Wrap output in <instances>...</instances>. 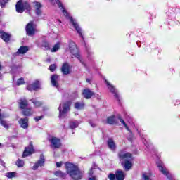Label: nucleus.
Here are the masks:
<instances>
[{"label":"nucleus","mask_w":180,"mask_h":180,"mask_svg":"<svg viewBox=\"0 0 180 180\" xmlns=\"http://www.w3.org/2000/svg\"><path fill=\"white\" fill-rule=\"evenodd\" d=\"M29 51V46H21L16 53H14L13 56H19V54H26Z\"/></svg>","instance_id":"19"},{"label":"nucleus","mask_w":180,"mask_h":180,"mask_svg":"<svg viewBox=\"0 0 180 180\" xmlns=\"http://www.w3.org/2000/svg\"><path fill=\"white\" fill-rule=\"evenodd\" d=\"M34 8L35 9V13L37 16H40L41 15V4L40 2L35 1L33 3Z\"/></svg>","instance_id":"18"},{"label":"nucleus","mask_w":180,"mask_h":180,"mask_svg":"<svg viewBox=\"0 0 180 180\" xmlns=\"http://www.w3.org/2000/svg\"><path fill=\"white\" fill-rule=\"evenodd\" d=\"M70 106H71V101H66L60 104L59 107L58 108V110H59L60 119L65 117V115L70 112Z\"/></svg>","instance_id":"5"},{"label":"nucleus","mask_w":180,"mask_h":180,"mask_svg":"<svg viewBox=\"0 0 180 180\" xmlns=\"http://www.w3.org/2000/svg\"><path fill=\"white\" fill-rule=\"evenodd\" d=\"M119 120H120V122L123 124V126L125 127V129L127 130V131H129V133H131V131L130 130V129L129 128V127L127 126L124 120H123V119L120 117H119Z\"/></svg>","instance_id":"33"},{"label":"nucleus","mask_w":180,"mask_h":180,"mask_svg":"<svg viewBox=\"0 0 180 180\" xmlns=\"http://www.w3.org/2000/svg\"><path fill=\"white\" fill-rule=\"evenodd\" d=\"M15 165L18 168H22V167H25V161L23 160L18 159L16 161Z\"/></svg>","instance_id":"31"},{"label":"nucleus","mask_w":180,"mask_h":180,"mask_svg":"<svg viewBox=\"0 0 180 180\" xmlns=\"http://www.w3.org/2000/svg\"><path fill=\"white\" fill-rule=\"evenodd\" d=\"M6 176L9 179L15 178L16 176V172H8L6 174Z\"/></svg>","instance_id":"34"},{"label":"nucleus","mask_w":180,"mask_h":180,"mask_svg":"<svg viewBox=\"0 0 180 180\" xmlns=\"http://www.w3.org/2000/svg\"><path fill=\"white\" fill-rule=\"evenodd\" d=\"M44 165V156L43 155H40V160L36 162L34 166L32 167V169L36 171L39 167H43Z\"/></svg>","instance_id":"17"},{"label":"nucleus","mask_w":180,"mask_h":180,"mask_svg":"<svg viewBox=\"0 0 180 180\" xmlns=\"http://www.w3.org/2000/svg\"><path fill=\"white\" fill-rule=\"evenodd\" d=\"M31 101L34 104L35 108H40V106H41V105H43V103H41V101H37V99H34V98H32L31 100Z\"/></svg>","instance_id":"30"},{"label":"nucleus","mask_w":180,"mask_h":180,"mask_svg":"<svg viewBox=\"0 0 180 180\" xmlns=\"http://www.w3.org/2000/svg\"><path fill=\"white\" fill-rule=\"evenodd\" d=\"M94 95H95V93L94 91H91L89 89H84L82 91V96L85 99H91Z\"/></svg>","instance_id":"12"},{"label":"nucleus","mask_w":180,"mask_h":180,"mask_svg":"<svg viewBox=\"0 0 180 180\" xmlns=\"http://www.w3.org/2000/svg\"><path fill=\"white\" fill-rule=\"evenodd\" d=\"M1 75H2L0 73V77H1Z\"/></svg>","instance_id":"49"},{"label":"nucleus","mask_w":180,"mask_h":180,"mask_svg":"<svg viewBox=\"0 0 180 180\" xmlns=\"http://www.w3.org/2000/svg\"><path fill=\"white\" fill-rule=\"evenodd\" d=\"M119 158L120 161H123L124 163V168L125 171H129L130 168L133 167V156H131V153H126L124 150H121L119 154Z\"/></svg>","instance_id":"3"},{"label":"nucleus","mask_w":180,"mask_h":180,"mask_svg":"<svg viewBox=\"0 0 180 180\" xmlns=\"http://www.w3.org/2000/svg\"><path fill=\"white\" fill-rule=\"evenodd\" d=\"M0 37L6 43H8V41H9V40H11V34H9L8 33H6L4 31L0 32Z\"/></svg>","instance_id":"23"},{"label":"nucleus","mask_w":180,"mask_h":180,"mask_svg":"<svg viewBox=\"0 0 180 180\" xmlns=\"http://www.w3.org/2000/svg\"><path fill=\"white\" fill-rule=\"evenodd\" d=\"M41 119H43V116H38L34 118V120L39 122V120H41Z\"/></svg>","instance_id":"42"},{"label":"nucleus","mask_w":180,"mask_h":180,"mask_svg":"<svg viewBox=\"0 0 180 180\" xmlns=\"http://www.w3.org/2000/svg\"><path fill=\"white\" fill-rule=\"evenodd\" d=\"M67 174L73 180H79L82 178V172L79 171L78 166H75L74 164L70 162H66L65 164Z\"/></svg>","instance_id":"2"},{"label":"nucleus","mask_w":180,"mask_h":180,"mask_svg":"<svg viewBox=\"0 0 180 180\" xmlns=\"http://www.w3.org/2000/svg\"><path fill=\"white\" fill-rule=\"evenodd\" d=\"M89 180H96V176L90 177Z\"/></svg>","instance_id":"44"},{"label":"nucleus","mask_w":180,"mask_h":180,"mask_svg":"<svg viewBox=\"0 0 180 180\" xmlns=\"http://www.w3.org/2000/svg\"><path fill=\"white\" fill-rule=\"evenodd\" d=\"M33 153H34V148H33V143L30 142L29 146L25 148L23 152L22 158H25V157H29V155H30V154H33Z\"/></svg>","instance_id":"8"},{"label":"nucleus","mask_w":180,"mask_h":180,"mask_svg":"<svg viewBox=\"0 0 180 180\" xmlns=\"http://www.w3.org/2000/svg\"><path fill=\"white\" fill-rule=\"evenodd\" d=\"M25 84V79L23 77H21L17 80V85H23Z\"/></svg>","instance_id":"35"},{"label":"nucleus","mask_w":180,"mask_h":180,"mask_svg":"<svg viewBox=\"0 0 180 180\" xmlns=\"http://www.w3.org/2000/svg\"><path fill=\"white\" fill-rule=\"evenodd\" d=\"M57 22H58V23H61V20H57Z\"/></svg>","instance_id":"46"},{"label":"nucleus","mask_w":180,"mask_h":180,"mask_svg":"<svg viewBox=\"0 0 180 180\" xmlns=\"http://www.w3.org/2000/svg\"><path fill=\"white\" fill-rule=\"evenodd\" d=\"M146 146L147 148H150L149 145L146 144Z\"/></svg>","instance_id":"47"},{"label":"nucleus","mask_w":180,"mask_h":180,"mask_svg":"<svg viewBox=\"0 0 180 180\" xmlns=\"http://www.w3.org/2000/svg\"><path fill=\"white\" fill-rule=\"evenodd\" d=\"M69 126L70 129H77V127L79 126V121L72 120L70 122Z\"/></svg>","instance_id":"27"},{"label":"nucleus","mask_w":180,"mask_h":180,"mask_svg":"<svg viewBox=\"0 0 180 180\" xmlns=\"http://www.w3.org/2000/svg\"><path fill=\"white\" fill-rule=\"evenodd\" d=\"M87 53H88L89 54H92V52L89 51V49H87Z\"/></svg>","instance_id":"45"},{"label":"nucleus","mask_w":180,"mask_h":180,"mask_svg":"<svg viewBox=\"0 0 180 180\" xmlns=\"http://www.w3.org/2000/svg\"><path fill=\"white\" fill-rule=\"evenodd\" d=\"M60 49V43H57L56 44L54 45L53 49H51V53H56V51H58Z\"/></svg>","instance_id":"32"},{"label":"nucleus","mask_w":180,"mask_h":180,"mask_svg":"<svg viewBox=\"0 0 180 180\" xmlns=\"http://www.w3.org/2000/svg\"><path fill=\"white\" fill-rule=\"evenodd\" d=\"M116 178V175H115V174H110L109 175H108V179H110V180H115V179Z\"/></svg>","instance_id":"38"},{"label":"nucleus","mask_w":180,"mask_h":180,"mask_svg":"<svg viewBox=\"0 0 180 180\" xmlns=\"http://www.w3.org/2000/svg\"><path fill=\"white\" fill-rule=\"evenodd\" d=\"M56 68H57V66L56 65V64H53V65H51L49 66V70L50 71H51L52 72H53V71L56 70Z\"/></svg>","instance_id":"37"},{"label":"nucleus","mask_w":180,"mask_h":180,"mask_svg":"<svg viewBox=\"0 0 180 180\" xmlns=\"http://www.w3.org/2000/svg\"><path fill=\"white\" fill-rule=\"evenodd\" d=\"M26 32L28 36H33V34H34V27H33V22H30L27 25Z\"/></svg>","instance_id":"16"},{"label":"nucleus","mask_w":180,"mask_h":180,"mask_svg":"<svg viewBox=\"0 0 180 180\" xmlns=\"http://www.w3.org/2000/svg\"><path fill=\"white\" fill-rule=\"evenodd\" d=\"M49 141L51 143L50 147L53 150H57L61 147V139L59 138L52 136L49 139Z\"/></svg>","instance_id":"7"},{"label":"nucleus","mask_w":180,"mask_h":180,"mask_svg":"<svg viewBox=\"0 0 180 180\" xmlns=\"http://www.w3.org/2000/svg\"><path fill=\"white\" fill-rule=\"evenodd\" d=\"M158 167L159 168V170L160 171V172H162V174H163V175H165L168 179H172V175L169 173L167 168L164 167L161 165H158Z\"/></svg>","instance_id":"13"},{"label":"nucleus","mask_w":180,"mask_h":180,"mask_svg":"<svg viewBox=\"0 0 180 180\" xmlns=\"http://www.w3.org/2000/svg\"><path fill=\"white\" fill-rule=\"evenodd\" d=\"M40 88V82L38 80H36L32 84H30L27 86L28 91H36Z\"/></svg>","instance_id":"20"},{"label":"nucleus","mask_w":180,"mask_h":180,"mask_svg":"<svg viewBox=\"0 0 180 180\" xmlns=\"http://www.w3.org/2000/svg\"><path fill=\"white\" fill-rule=\"evenodd\" d=\"M50 1L53 2L54 0H49ZM56 4H58V8L62 11L64 16L67 18V19H70L73 27L75 29L76 32L78 33V34L80 36V37L84 40V35H82V30L81 27H79V25H78V22H77L76 20H74L72 17L70 16V14L68 12L64 9V6H63V4L58 0H55Z\"/></svg>","instance_id":"1"},{"label":"nucleus","mask_w":180,"mask_h":180,"mask_svg":"<svg viewBox=\"0 0 180 180\" xmlns=\"http://www.w3.org/2000/svg\"><path fill=\"white\" fill-rule=\"evenodd\" d=\"M16 12L18 13H23L25 11H27V12H30L31 8L30 4L29 3L25 1L23 2L22 0H20L17 2L15 5Z\"/></svg>","instance_id":"6"},{"label":"nucleus","mask_w":180,"mask_h":180,"mask_svg":"<svg viewBox=\"0 0 180 180\" xmlns=\"http://www.w3.org/2000/svg\"><path fill=\"white\" fill-rule=\"evenodd\" d=\"M85 107V104L84 103L77 102L75 103V109H77L78 110H81V109H84Z\"/></svg>","instance_id":"29"},{"label":"nucleus","mask_w":180,"mask_h":180,"mask_svg":"<svg viewBox=\"0 0 180 180\" xmlns=\"http://www.w3.org/2000/svg\"><path fill=\"white\" fill-rule=\"evenodd\" d=\"M1 68H2V66L0 65V70H1Z\"/></svg>","instance_id":"48"},{"label":"nucleus","mask_w":180,"mask_h":180,"mask_svg":"<svg viewBox=\"0 0 180 180\" xmlns=\"http://www.w3.org/2000/svg\"><path fill=\"white\" fill-rule=\"evenodd\" d=\"M89 176H92L94 175V168L90 169V172L89 173Z\"/></svg>","instance_id":"43"},{"label":"nucleus","mask_w":180,"mask_h":180,"mask_svg":"<svg viewBox=\"0 0 180 180\" xmlns=\"http://www.w3.org/2000/svg\"><path fill=\"white\" fill-rule=\"evenodd\" d=\"M34 113V111L33 110V108L30 107V105H28V107L22 110V115H24V116H32Z\"/></svg>","instance_id":"21"},{"label":"nucleus","mask_w":180,"mask_h":180,"mask_svg":"<svg viewBox=\"0 0 180 180\" xmlns=\"http://www.w3.org/2000/svg\"><path fill=\"white\" fill-rule=\"evenodd\" d=\"M41 47H44L46 50H50V45L48 44V42L44 41L42 43Z\"/></svg>","instance_id":"36"},{"label":"nucleus","mask_w":180,"mask_h":180,"mask_svg":"<svg viewBox=\"0 0 180 180\" xmlns=\"http://www.w3.org/2000/svg\"><path fill=\"white\" fill-rule=\"evenodd\" d=\"M1 112V110H0V124H1V126H4L5 129H8L9 125H8V122L4 120V119H5V117H9V115L2 114Z\"/></svg>","instance_id":"10"},{"label":"nucleus","mask_w":180,"mask_h":180,"mask_svg":"<svg viewBox=\"0 0 180 180\" xmlns=\"http://www.w3.org/2000/svg\"><path fill=\"white\" fill-rule=\"evenodd\" d=\"M63 162H56V167L57 168H61V167H63Z\"/></svg>","instance_id":"40"},{"label":"nucleus","mask_w":180,"mask_h":180,"mask_svg":"<svg viewBox=\"0 0 180 180\" xmlns=\"http://www.w3.org/2000/svg\"><path fill=\"white\" fill-rule=\"evenodd\" d=\"M0 146H1V143H0Z\"/></svg>","instance_id":"50"},{"label":"nucleus","mask_w":180,"mask_h":180,"mask_svg":"<svg viewBox=\"0 0 180 180\" xmlns=\"http://www.w3.org/2000/svg\"><path fill=\"white\" fill-rule=\"evenodd\" d=\"M89 123L91 126V127H96V124H95V122H92V120H89Z\"/></svg>","instance_id":"41"},{"label":"nucleus","mask_w":180,"mask_h":180,"mask_svg":"<svg viewBox=\"0 0 180 180\" xmlns=\"http://www.w3.org/2000/svg\"><path fill=\"white\" fill-rule=\"evenodd\" d=\"M107 123L108 124H116V123H117V120L115 115H112L107 118Z\"/></svg>","instance_id":"26"},{"label":"nucleus","mask_w":180,"mask_h":180,"mask_svg":"<svg viewBox=\"0 0 180 180\" xmlns=\"http://www.w3.org/2000/svg\"><path fill=\"white\" fill-rule=\"evenodd\" d=\"M60 76L58 75H53L51 77V81L53 86H55V88H58V78Z\"/></svg>","instance_id":"24"},{"label":"nucleus","mask_w":180,"mask_h":180,"mask_svg":"<svg viewBox=\"0 0 180 180\" xmlns=\"http://www.w3.org/2000/svg\"><path fill=\"white\" fill-rule=\"evenodd\" d=\"M54 175H56V176H58L59 178H63V179H65V178L67 176V174L61 171L55 172Z\"/></svg>","instance_id":"28"},{"label":"nucleus","mask_w":180,"mask_h":180,"mask_svg":"<svg viewBox=\"0 0 180 180\" xmlns=\"http://www.w3.org/2000/svg\"><path fill=\"white\" fill-rule=\"evenodd\" d=\"M8 1H9V0H3V2H4V3H2V2L0 1V6H1V8H5V4H8Z\"/></svg>","instance_id":"39"},{"label":"nucleus","mask_w":180,"mask_h":180,"mask_svg":"<svg viewBox=\"0 0 180 180\" xmlns=\"http://www.w3.org/2000/svg\"><path fill=\"white\" fill-rule=\"evenodd\" d=\"M18 105L20 109H22V110L24 109H26L27 108H29V101L26 100V98H21L18 100Z\"/></svg>","instance_id":"15"},{"label":"nucleus","mask_w":180,"mask_h":180,"mask_svg":"<svg viewBox=\"0 0 180 180\" xmlns=\"http://www.w3.org/2000/svg\"><path fill=\"white\" fill-rule=\"evenodd\" d=\"M107 144H108V148H110L111 151L116 150V143H115V141H113L112 139H108L107 141Z\"/></svg>","instance_id":"22"},{"label":"nucleus","mask_w":180,"mask_h":180,"mask_svg":"<svg viewBox=\"0 0 180 180\" xmlns=\"http://www.w3.org/2000/svg\"><path fill=\"white\" fill-rule=\"evenodd\" d=\"M61 71L64 75H68V74H71V66L68 63H63Z\"/></svg>","instance_id":"11"},{"label":"nucleus","mask_w":180,"mask_h":180,"mask_svg":"<svg viewBox=\"0 0 180 180\" xmlns=\"http://www.w3.org/2000/svg\"><path fill=\"white\" fill-rule=\"evenodd\" d=\"M105 84H106L107 87L108 88L110 92H111V94H114V96L116 98V99H119V94H117V90H116L115 86H113V85H112V84L109 83V82H108V80H105Z\"/></svg>","instance_id":"9"},{"label":"nucleus","mask_w":180,"mask_h":180,"mask_svg":"<svg viewBox=\"0 0 180 180\" xmlns=\"http://www.w3.org/2000/svg\"><path fill=\"white\" fill-rule=\"evenodd\" d=\"M69 49L70 51V53L73 54L76 58L79 60V61L84 65V67H86V65L85 64V62H84V60L82 58H81V56L78 53V49H77V45L75 44V41H69Z\"/></svg>","instance_id":"4"},{"label":"nucleus","mask_w":180,"mask_h":180,"mask_svg":"<svg viewBox=\"0 0 180 180\" xmlns=\"http://www.w3.org/2000/svg\"><path fill=\"white\" fill-rule=\"evenodd\" d=\"M117 180H124V172L122 170H117L115 173Z\"/></svg>","instance_id":"25"},{"label":"nucleus","mask_w":180,"mask_h":180,"mask_svg":"<svg viewBox=\"0 0 180 180\" xmlns=\"http://www.w3.org/2000/svg\"><path fill=\"white\" fill-rule=\"evenodd\" d=\"M18 123L22 129H27L29 127V118H20Z\"/></svg>","instance_id":"14"}]
</instances>
